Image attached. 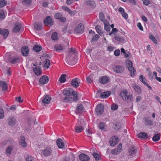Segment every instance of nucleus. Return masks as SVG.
Wrapping results in <instances>:
<instances>
[{"instance_id": "obj_1", "label": "nucleus", "mask_w": 161, "mask_h": 161, "mask_svg": "<svg viewBox=\"0 0 161 161\" xmlns=\"http://www.w3.org/2000/svg\"><path fill=\"white\" fill-rule=\"evenodd\" d=\"M128 91L127 90L123 91L120 93V96H121L125 102H128L129 101H133L132 95H127Z\"/></svg>"}, {"instance_id": "obj_2", "label": "nucleus", "mask_w": 161, "mask_h": 161, "mask_svg": "<svg viewBox=\"0 0 161 161\" xmlns=\"http://www.w3.org/2000/svg\"><path fill=\"white\" fill-rule=\"evenodd\" d=\"M75 49L72 48H69L68 52L67 57L66 58L67 61L69 63H71L72 60L74 59L73 55L76 53Z\"/></svg>"}, {"instance_id": "obj_3", "label": "nucleus", "mask_w": 161, "mask_h": 161, "mask_svg": "<svg viewBox=\"0 0 161 161\" xmlns=\"http://www.w3.org/2000/svg\"><path fill=\"white\" fill-rule=\"evenodd\" d=\"M126 66L130 73V75L132 76L135 72V69L132 66V62L130 60L126 61Z\"/></svg>"}, {"instance_id": "obj_4", "label": "nucleus", "mask_w": 161, "mask_h": 161, "mask_svg": "<svg viewBox=\"0 0 161 161\" xmlns=\"http://www.w3.org/2000/svg\"><path fill=\"white\" fill-rule=\"evenodd\" d=\"M52 150L49 147H47L44 150H42L41 153L43 155L47 157L51 155Z\"/></svg>"}, {"instance_id": "obj_5", "label": "nucleus", "mask_w": 161, "mask_h": 161, "mask_svg": "<svg viewBox=\"0 0 161 161\" xmlns=\"http://www.w3.org/2000/svg\"><path fill=\"white\" fill-rule=\"evenodd\" d=\"M84 27L82 23L79 24L74 30V33L75 34H79L84 32Z\"/></svg>"}, {"instance_id": "obj_6", "label": "nucleus", "mask_w": 161, "mask_h": 161, "mask_svg": "<svg viewBox=\"0 0 161 161\" xmlns=\"http://www.w3.org/2000/svg\"><path fill=\"white\" fill-rule=\"evenodd\" d=\"M104 111V105L103 104H100L97 105L96 107V111L97 114L98 115L102 114Z\"/></svg>"}, {"instance_id": "obj_7", "label": "nucleus", "mask_w": 161, "mask_h": 161, "mask_svg": "<svg viewBox=\"0 0 161 161\" xmlns=\"http://www.w3.org/2000/svg\"><path fill=\"white\" fill-rule=\"evenodd\" d=\"M113 69L117 73H120L124 72V68L123 66L117 65L113 68Z\"/></svg>"}, {"instance_id": "obj_8", "label": "nucleus", "mask_w": 161, "mask_h": 161, "mask_svg": "<svg viewBox=\"0 0 161 161\" xmlns=\"http://www.w3.org/2000/svg\"><path fill=\"white\" fill-rule=\"evenodd\" d=\"M49 81V78L46 75L42 76L39 80V82L41 84H47Z\"/></svg>"}, {"instance_id": "obj_9", "label": "nucleus", "mask_w": 161, "mask_h": 161, "mask_svg": "<svg viewBox=\"0 0 161 161\" xmlns=\"http://www.w3.org/2000/svg\"><path fill=\"white\" fill-rule=\"evenodd\" d=\"M8 125L11 126H14L16 123V119L14 117H9L7 119Z\"/></svg>"}, {"instance_id": "obj_10", "label": "nucleus", "mask_w": 161, "mask_h": 161, "mask_svg": "<svg viewBox=\"0 0 161 161\" xmlns=\"http://www.w3.org/2000/svg\"><path fill=\"white\" fill-rule=\"evenodd\" d=\"M44 23L45 25H52L53 24V19L50 16H48L45 19Z\"/></svg>"}, {"instance_id": "obj_11", "label": "nucleus", "mask_w": 161, "mask_h": 161, "mask_svg": "<svg viewBox=\"0 0 161 161\" xmlns=\"http://www.w3.org/2000/svg\"><path fill=\"white\" fill-rule=\"evenodd\" d=\"M79 158L81 161H88L90 159L88 155L84 153L80 154L79 156Z\"/></svg>"}, {"instance_id": "obj_12", "label": "nucleus", "mask_w": 161, "mask_h": 161, "mask_svg": "<svg viewBox=\"0 0 161 161\" xmlns=\"http://www.w3.org/2000/svg\"><path fill=\"white\" fill-rule=\"evenodd\" d=\"M22 55L24 56H27L29 53V49L27 47L23 46L21 49Z\"/></svg>"}, {"instance_id": "obj_13", "label": "nucleus", "mask_w": 161, "mask_h": 161, "mask_svg": "<svg viewBox=\"0 0 161 161\" xmlns=\"http://www.w3.org/2000/svg\"><path fill=\"white\" fill-rule=\"evenodd\" d=\"M109 80V78L107 76H103L99 79V81L102 84H105L108 83Z\"/></svg>"}, {"instance_id": "obj_14", "label": "nucleus", "mask_w": 161, "mask_h": 161, "mask_svg": "<svg viewBox=\"0 0 161 161\" xmlns=\"http://www.w3.org/2000/svg\"><path fill=\"white\" fill-rule=\"evenodd\" d=\"M21 27V25L19 22H17L15 24V26L14 28L13 31V32H19Z\"/></svg>"}, {"instance_id": "obj_15", "label": "nucleus", "mask_w": 161, "mask_h": 161, "mask_svg": "<svg viewBox=\"0 0 161 161\" xmlns=\"http://www.w3.org/2000/svg\"><path fill=\"white\" fill-rule=\"evenodd\" d=\"M9 33V31L7 29H3L0 28V34L3 35L4 39H6L8 36Z\"/></svg>"}, {"instance_id": "obj_16", "label": "nucleus", "mask_w": 161, "mask_h": 161, "mask_svg": "<svg viewBox=\"0 0 161 161\" xmlns=\"http://www.w3.org/2000/svg\"><path fill=\"white\" fill-rule=\"evenodd\" d=\"M140 80L145 85L147 86L150 90H152V87L149 85L148 83H146V79L145 78H143V76L142 75H141L140 76Z\"/></svg>"}, {"instance_id": "obj_17", "label": "nucleus", "mask_w": 161, "mask_h": 161, "mask_svg": "<svg viewBox=\"0 0 161 161\" xmlns=\"http://www.w3.org/2000/svg\"><path fill=\"white\" fill-rule=\"evenodd\" d=\"M51 100V97L48 95L45 96L44 98L42 100V102L43 103L48 104Z\"/></svg>"}, {"instance_id": "obj_18", "label": "nucleus", "mask_w": 161, "mask_h": 161, "mask_svg": "<svg viewBox=\"0 0 161 161\" xmlns=\"http://www.w3.org/2000/svg\"><path fill=\"white\" fill-rule=\"evenodd\" d=\"M85 3L87 5H90L93 8H94L96 6V3L93 0H85Z\"/></svg>"}, {"instance_id": "obj_19", "label": "nucleus", "mask_w": 161, "mask_h": 161, "mask_svg": "<svg viewBox=\"0 0 161 161\" xmlns=\"http://www.w3.org/2000/svg\"><path fill=\"white\" fill-rule=\"evenodd\" d=\"M57 144L59 148H62L64 146V143L62 141V140L60 138L58 139L56 141Z\"/></svg>"}, {"instance_id": "obj_20", "label": "nucleus", "mask_w": 161, "mask_h": 161, "mask_svg": "<svg viewBox=\"0 0 161 161\" xmlns=\"http://www.w3.org/2000/svg\"><path fill=\"white\" fill-rule=\"evenodd\" d=\"M34 28L36 30H40L42 28V23H35L34 25Z\"/></svg>"}, {"instance_id": "obj_21", "label": "nucleus", "mask_w": 161, "mask_h": 161, "mask_svg": "<svg viewBox=\"0 0 161 161\" xmlns=\"http://www.w3.org/2000/svg\"><path fill=\"white\" fill-rule=\"evenodd\" d=\"M33 71L36 75H40L42 72L40 67H39L38 68L36 67L34 68L33 69Z\"/></svg>"}, {"instance_id": "obj_22", "label": "nucleus", "mask_w": 161, "mask_h": 161, "mask_svg": "<svg viewBox=\"0 0 161 161\" xmlns=\"http://www.w3.org/2000/svg\"><path fill=\"white\" fill-rule=\"evenodd\" d=\"M0 87H2V90L5 91L8 88L7 85L5 82L0 81Z\"/></svg>"}, {"instance_id": "obj_23", "label": "nucleus", "mask_w": 161, "mask_h": 161, "mask_svg": "<svg viewBox=\"0 0 161 161\" xmlns=\"http://www.w3.org/2000/svg\"><path fill=\"white\" fill-rule=\"evenodd\" d=\"M110 94V92L107 91L101 93L100 95V97L102 98H104L108 97Z\"/></svg>"}, {"instance_id": "obj_24", "label": "nucleus", "mask_w": 161, "mask_h": 161, "mask_svg": "<svg viewBox=\"0 0 161 161\" xmlns=\"http://www.w3.org/2000/svg\"><path fill=\"white\" fill-rule=\"evenodd\" d=\"M95 29L97 32L100 36H102L103 35L104 31L101 30V27L99 25H97L96 26Z\"/></svg>"}, {"instance_id": "obj_25", "label": "nucleus", "mask_w": 161, "mask_h": 161, "mask_svg": "<svg viewBox=\"0 0 161 161\" xmlns=\"http://www.w3.org/2000/svg\"><path fill=\"white\" fill-rule=\"evenodd\" d=\"M145 125L147 126H150L153 124V121L148 118H146L144 119Z\"/></svg>"}, {"instance_id": "obj_26", "label": "nucleus", "mask_w": 161, "mask_h": 161, "mask_svg": "<svg viewBox=\"0 0 161 161\" xmlns=\"http://www.w3.org/2000/svg\"><path fill=\"white\" fill-rule=\"evenodd\" d=\"M147 134L145 132H141L138 134V137L144 139H147Z\"/></svg>"}, {"instance_id": "obj_27", "label": "nucleus", "mask_w": 161, "mask_h": 161, "mask_svg": "<svg viewBox=\"0 0 161 161\" xmlns=\"http://www.w3.org/2000/svg\"><path fill=\"white\" fill-rule=\"evenodd\" d=\"M71 85L75 88H77L79 86V83L77 81V79H73L71 81Z\"/></svg>"}, {"instance_id": "obj_28", "label": "nucleus", "mask_w": 161, "mask_h": 161, "mask_svg": "<svg viewBox=\"0 0 161 161\" xmlns=\"http://www.w3.org/2000/svg\"><path fill=\"white\" fill-rule=\"evenodd\" d=\"M83 128L79 125H76L75 127V131L76 133H80L82 131Z\"/></svg>"}, {"instance_id": "obj_29", "label": "nucleus", "mask_w": 161, "mask_h": 161, "mask_svg": "<svg viewBox=\"0 0 161 161\" xmlns=\"http://www.w3.org/2000/svg\"><path fill=\"white\" fill-rule=\"evenodd\" d=\"M77 93V92L73 91L72 89L70 90V96H73V97L75 98V101L78 100V96Z\"/></svg>"}, {"instance_id": "obj_30", "label": "nucleus", "mask_w": 161, "mask_h": 161, "mask_svg": "<svg viewBox=\"0 0 161 161\" xmlns=\"http://www.w3.org/2000/svg\"><path fill=\"white\" fill-rule=\"evenodd\" d=\"M104 25V29L107 31L110 30V27L109 26V23L107 21H105L103 23Z\"/></svg>"}, {"instance_id": "obj_31", "label": "nucleus", "mask_w": 161, "mask_h": 161, "mask_svg": "<svg viewBox=\"0 0 161 161\" xmlns=\"http://www.w3.org/2000/svg\"><path fill=\"white\" fill-rule=\"evenodd\" d=\"M63 100L64 102H67L70 101L71 100H75V98H74V97H72L67 96L64 98L63 99Z\"/></svg>"}, {"instance_id": "obj_32", "label": "nucleus", "mask_w": 161, "mask_h": 161, "mask_svg": "<svg viewBox=\"0 0 161 161\" xmlns=\"http://www.w3.org/2000/svg\"><path fill=\"white\" fill-rule=\"evenodd\" d=\"M20 58L19 57L14 58L10 60V61L13 64H15L20 62Z\"/></svg>"}, {"instance_id": "obj_33", "label": "nucleus", "mask_w": 161, "mask_h": 161, "mask_svg": "<svg viewBox=\"0 0 161 161\" xmlns=\"http://www.w3.org/2000/svg\"><path fill=\"white\" fill-rule=\"evenodd\" d=\"M92 155L96 161H99L101 159V156L98 153H94Z\"/></svg>"}, {"instance_id": "obj_34", "label": "nucleus", "mask_w": 161, "mask_h": 161, "mask_svg": "<svg viewBox=\"0 0 161 161\" xmlns=\"http://www.w3.org/2000/svg\"><path fill=\"white\" fill-rule=\"evenodd\" d=\"M83 109V105L81 104H79L76 108V113L77 114H80Z\"/></svg>"}, {"instance_id": "obj_35", "label": "nucleus", "mask_w": 161, "mask_h": 161, "mask_svg": "<svg viewBox=\"0 0 161 161\" xmlns=\"http://www.w3.org/2000/svg\"><path fill=\"white\" fill-rule=\"evenodd\" d=\"M133 87L134 88L136 92L137 93H140L141 92V88L139 86L136 84H135L133 85Z\"/></svg>"}, {"instance_id": "obj_36", "label": "nucleus", "mask_w": 161, "mask_h": 161, "mask_svg": "<svg viewBox=\"0 0 161 161\" xmlns=\"http://www.w3.org/2000/svg\"><path fill=\"white\" fill-rule=\"evenodd\" d=\"M42 49V47L40 46L35 45L33 47V50L36 52H39Z\"/></svg>"}, {"instance_id": "obj_37", "label": "nucleus", "mask_w": 161, "mask_h": 161, "mask_svg": "<svg viewBox=\"0 0 161 161\" xmlns=\"http://www.w3.org/2000/svg\"><path fill=\"white\" fill-rule=\"evenodd\" d=\"M54 50L59 51L63 49V47L61 44H56L54 47Z\"/></svg>"}, {"instance_id": "obj_38", "label": "nucleus", "mask_w": 161, "mask_h": 161, "mask_svg": "<svg viewBox=\"0 0 161 161\" xmlns=\"http://www.w3.org/2000/svg\"><path fill=\"white\" fill-rule=\"evenodd\" d=\"M67 75L66 74H64L61 75L59 78V81L61 83H63L64 82L66 81V77Z\"/></svg>"}, {"instance_id": "obj_39", "label": "nucleus", "mask_w": 161, "mask_h": 161, "mask_svg": "<svg viewBox=\"0 0 161 161\" xmlns=\"http://www.w3.org/2000/svg\"><path fill=\"white\" fill-rule=\"evenodd\" d=\"M115 40H117L119 42L122 43L124 42V38L122 37H120L119 35H116V34H115Z\"/></svg>"}, {"instance_id": "obj_40", "label": "nucleus", "mask_w": 161, "mask_h": 161, "mask_svg": "<svg viewBox=\"0 0 161 161\" xmlns=\"http://www.w3.org/2000/svg\"><path fill=\"white\" fill-rule=\"evenodd\" d=\"M85 122L83 119H80V120H78L77 125H79L80 126H82L83 128L84 125H85Z\"/></svg>"}, {"instance_id": "obj_41", "label": "nucleus", "mask_w": 161, "mask_h": 161, "mask_svg": "<svg viewBox=\"0 0 161 161\" xmlns=\"http://www.w3.org/2000/svg\"><path fill=\"white\" fill-rule=\"evenodd\" d=\"M160 139V135L159 134H157L154 135L152 138V140L154 142H157Z\"/></svg>"}, {"instance_id": "obj_42", "label": "nucleus", "mask_w": 161, "mask_h": 161, "mask_svg": "<svg viewBox=\"0 0 161 161\" xmlns=\"http://www.w3.org/2000/svg\"><path fill=\"white\" fill-rule=\"evenodd\" d=\"M32 0H23L22 3L23 5L27 6L30 4L32 2Z\"/></svg>"}, {"instance_id": "obj_43", "label": "nucleus", "mask_w": 161, "mask_h": 161, "mask_svg": "<svg viewBox=\"0 0 161 161\" xmlns=\"http://www.w3.org/2000/svg\"><path fill=\"white\" fill-rule=\"evenodd\" d=\"M134 147L130 148L129 151V153L130 156H132L136 152V150L135 149H133Z\"/></svg>"}, {"instance_id": "obj_44", "label": "nucleus", "mask_w": 161, "mask_h": 161, "mask_svg": "<svg viewBox=\"0 0 161 161\" xmlns=\"http://www.w3.org/2000/svg\"><path fill=\"white\" fill-rule=\"evenodd\" d=\"M99 17L100 18V20L104 23V21H107V20L104 19V14L103 13L101 12L99 14Z\"/></svg>"}, {"instance_id": "obj_45", "label": "nucleus", "mask_w": 161, "mask_h": 161, "mask_svg": "<svg viewBox=\"0 0 161 161\" xmlns=\"http://www.w3.org/2000/svg\"><path fill=\"white\" fill-rule=\"evenodd\" d=\"M63 94L66 97L70 96V89H69L68 90H64L63 92Z\"/></svg>"}, {"instance_id": "obj_46", "label": "nucleus", "mask_w": 161, "mask_h": 161, "mask_svg": "<svg viewBox=\"0 0 161 161\" xmlns=\"http://www.w3.org/2000/svg\"><path fill=\"white\" fill-rule=\"evenodd\" d=\"M92 75H90L86 78L87 82L89 83H91L93 82L92 80Z\"/></svg>"}, {"instance_id": "obj_47", "label": "nucleus", "mask_w": 161, "mask_h": 161, "mask_svg": "<svg viewBox=\"0 0 161 161\" xmlns=\"http://www.w3.org/2000/svg\"><path fill=\"white\" fill-rule=\"evenodd\" d=\"M149 38L155 44H157V41L154 36L152 35H150L149 36Z\"/></svg>"}, {"instance_id": "obj_48", "label": "nucleus", "mask_w": 161, "mask_h": 161, "mask_svg": "<svg viewBox=\"0 0 161 161\" xmlns=\"http://www.w3.org/2000/svg\"><path fill=\"white\" fill-rule=\"evenodd\" d=\"M99 38V36L97 34L94 35L93 36L91 40V42H93L97 41L98 39Z\"/></svg>"}, {"instance_id": "obj_49", "label": "nucleus", "mask_w": 161, "mask_h": 161, "mask_svg": "<svg viewBox=\"0 0 161 161\" xmlns=\"http://www.w3.org/2000/svg\"><path fill=\"white\" fill-rule=\"evenodd\" d=\"M45 64L44 66H46L47 68H48L50 65V61L48 59H46L45 61Z\"/></svg>"}, {"instance_id": "obj_50", "label": "nucleus", "mask_w": 161, "mask_h": 161, "mask_svg": "<svg viewBox=\"0 0 161 161\" xmlns=\"http://www.w3.org/2000/svg\"><path fill=\"white\" fill-rule=\"evenodd\" d=\"M57 34L56 32H53L51 36V38L53 40L56 41L57 40Z\"/></svg>"}, {"instance_id": "obj_51", "label": "nucleus", "mask_w": 161, "mask_h": 161, "mask_svg": "<svg viewBox=\"0 0 161 161\" xmlns=\"http://www.w3.org/2000/svg\"><path fill=\"white\" fill-rule=\"evenodd\" d=\"M121 125L120 123H117L115 124V127H114L115 130H117L121 128Z\"/></svg>"}, {"instance_id": "obj_52", "label": "nucleus", "mask_w": 161, "mask_h": 161, "mask_svg": "<svg viewBox=\"0 0 161 161\" xmlns=\"http://www.w3.org/2000/svg\"><path fill=\"white\" fill-rule=\"evenodd\" d=\"M111 139H112V140L116 144L119 142V139L118 138V137L114 136Z\"/></svg>"}, {"instance_id": "obj_53", "label": "nucleus", "mask_w": 161, "mask_h": 161, "mask_svg": "<svg viewBox=\"0 0 161 161\" xmlns=\"http://www.w3.org/2000/svg\"><path fill=\"white\" fill-rule=\"evenodd\" d=\"M62 16V14L59 13H56L54 15V17L56 19H59Z\"/></svg>"}, {"instance_id": "obj_54", "label": "nucleus", "mask_w": 161, "mask_h": 161, "mask_svg": "<svg viewBox=\"0 0 161 161\" xmlns=\"http://www.w3.org/2000/svg\"><path fill=\"white\" fill-rule=\"evenodd\" d=\"M4 13L3 11H0V20L3 19L5 18Z\"/></svg>"}, {"instance_id": "obj_55", "label": "nucleus", "mask_w": 161, "mask_h": 161, "mask_svg": "<svg viewBox=\"0 0 161 161\" xmlns=\"http://www.w3.org/2000/svg\"><path fill=\"white\" fill-rule=\"evenodd\" d=\"M4 111L3 109L0 107V119H2L4 118Z\"/></svg>"}, {"instance_id": "obj_56", "label": "nucleus", "mask_w": 161, "mask_h": 161, "mask_svg": "<svg viewBox=\"0 0 161 161\" xmlns=\"http://www.w3.org/2000/svg\"><path fill=\"white\" fill-rule=\"evenodd\" d=\"M118 108V105L116 104L113 103L111 105V109L112 110H116Z\"/></svg>"}, {"instance_id": "obj_57", "label": "nucleus", "mask_w": 161, "mask_h": 161, "mask_svg": "<svg viewBox=\"0 0 161 161\" xmlns=\"http://www.w3.org/2000/svg\"><path fill=\"white\" fill-rule=\"evenodd\" d=\"M33 158L30 155H28L25 158L26 161H33Z\"/></svg>"}, {"instance_id": "obj_58", "label": "nucleus", "mask_w": 161, "mask_h": 161, "mask_svg": "<svg viewBox=\"0 0 161 161\" xmlns=\"http://www.w3.org/2000/svg\"><path fill=\"white\" fill-rule=\"evenodd\" d=\"M12 147L11 146L8 147L6 149V151L7 153H8L10 154L11 153L12 150Z\"/></svg>"}, {"instance_id": "obj_59", "label": "nucleus", "mask_w": 161, "mask_h": 161, "mask_svg": "<svg viewBox=\"0 0 161 161\" xmlns=\"http://www.w3.org/2000/svg\"><path fill=\"white\" fill-rule=\"evenodd\" d=\"M6 4L5 1L4 0H1L0 2V8H2L5 6Z\"/></svg>"}, {"instance_id": "obj_60", "label": "nucleus", "mask_w": 161, "mask_h": 161, "mask_svg": "<svg viewBox=\"0 0 161 161\" xmlns=\"http://www.w3.org/2000/svg\"><path fill=\"white\" fill-rule=\"evenodd\" d=\"M120 52L119 50L116 49L114 52V54L115 56H118L119 55Z\"/></svg>"}, {"instance_id": "obj_61", "label": "nucleus", "mask_w": 161, "mask_h": 161, "mask_svg": "<svg viewBox=\"0 0 161 161\" xmlns=\"http://www.w3.org/2000/svg\"><path fill=\"white\" fill-rule=\"evenodd\" d=\"M120 152V151H119L116 149H113L111 151V153L113 154H117Z\"/></svg>"}, {"instance_id": "obj_62", "label": "nucleus", "mask_w": 161, "mask_h": 161, "mask_svg": "<svg viewBox=\"0 0 161 161\" xmlns=\"http://www.w3.org/2000/svg\"><path fill=\"white\" fill-rule=\"evenodd\" d=\"M105 125L103 122H101L99 125V128L101 130H103L104 127Z\"/></svg>"}, {"instance_id": "obj_63", "label": "nucleus", "mask_w": 161, "mask_h": 161, "mask_svg": "<svg viewBox=\"0 0 161 161\" xmlns=\"http://www.w3.org/2000/svg\"><path fill=\"white\" fill-rule=\"evenodd\" d=\"M143 2L146 5H147L150 3L149 0H143Z\"/></svg>"}, {"instance_id": "obj_64", "label": "nucleus", "mask_w": 161, "mask_h": 161, "mask_svg": "<svg viewBox=\"0 0 161 161\" xmlns=\"http://www.w3.org/2000/svg\"><path fill=\"white\" fill-rule=\"evenodd\" d=\"M122 16L125 19H127L128 18V14L124 12L121 14Z\"/></svg>"}]
</instances>
